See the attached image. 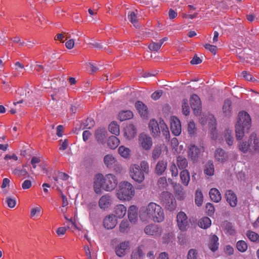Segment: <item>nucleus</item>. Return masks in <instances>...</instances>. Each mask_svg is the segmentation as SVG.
Returning a JSON list of instances; mask_svg holds the SVG:
<instances>
[{
    "label": "nucleus",
    "instance_id": "obj_47",
    "mask_svg": "<svg viewBox=\"0 0 259 259\" xmlns=\"http://www.w3.org/2000/svg\"><path fill=\"white\" fill-rule=\"evenodd\" d=\"M182 112L186 116L189 115L190 113V108L188 101L187 99H184L182 102Z\"/></svg>",
    "mask_w": 259,
    "mask_h": 259
},
{
    "label": "nucleus",
    "instance_id": "obj_34",
    "mask_svg": "<svg viewBox=\"0 0 259 259\" xmlns=\"http://www.w3.org/2000/svg\"><path fill=\"white\" fill-rule=\"evenodd\" d=\"M199 121L203 125L208 122L209 124L213 125L215 123V120L212 115H209L208 116L203 115L199 119Z\"/></svg>",
    "mask_w": 259,
    "mask_h": 259
},
{
    "label": "nucleus",
    "instance_id": "obj_16",
    "mask_svg": "<svg viewBox=\"0 0 259 259\" xmlns=\"http://www.w3.org/2000/svg\"><path fill=\"white\" fill-rule=\"evenodd\" d=\"M225 198L230 206L234 207L237 205L238 201L237 196L233 191L227 190L225 193Z\"/></svg>",
    "mask_w": 259,
    "mask_h": 259
},
{
    "label": "nucleus",
    "instance_id": "obj_15",
    "mask_svg": "<svg viewBox=\"0 0 259 259\" xmlns=\"http://www.w3.org/2000/svg\"><path fill=\"white\" fill-rule=\"evenodd\" d=\"M214 156L217 161L222 163L226 162L228 159L227 153L222 148H218L215 151Z\"/></svg>",
    "mask_w": 259,
    "mask_h": 259
},
{
    "label": "nucleus",
    "instance_id": "obj_26",
    "mask_svg": "<svg viewBox=\"0 0 259 259\" xmlns=\"http://www.w3.org/2000/svg\"><path fill=\"white\" fill-rule=\"evenodd\" d=\"M249 141L251 144L252 150L259 152V136L252 134L250 135Z\"/></svg>",
    "mask_w": 259,
    "mask_h": 259
},
{
    "label": "nucleus",
    "instance_id": "obj_21",
    "mask_svg": "<svg viewBox=\"0 0 259 259\" xmlns=\"http://www.w3.org/2000/svg\"><path fill=\"white\" fill-rule=\"evenodd\" d=\"M128 218L132 223H135L138 220V208L135 205L130 206L127 211Z\"/></svg>",
    "mask_w": 259,
    "mask_h": 259
},
{
    "label": "nucleus",
    "instance_id": "obj_23",
    "mask_svg": "<svg viewBox=\"0 0 259 259\" xmlns=\"http://www.w3.org/2000/svg\"><path fill=\"white\" fill-rule=\"evenodd\" d=\"M167 163L166 160H159L155 168V172L158 176L162 175L166 169Z\"/></svg>",
    "mask_w": 259,
    "mask_h": 259
},
{
    "label": "nucleus",
    "instance_id": "obj_14",
    "mask_svg": "<svg viewBox=\"0 0 259 259\" xmlns=\"http://www.w3.org/2000/svg\"><path fill=\"white\" fill-rule=\"evenodd\" d=\"M117 224V220L113 214L106 215L103 220V226L107 229L114 228Z\"/></svg>",
    "mask_w": 259,
    "mask_h": 259
},
{
    "label": "nucleus",
    "instance_id": "obj_20",
    "mask_svg": "<svg viewBox=\"0 0 259 259\" xmlns=\"http://www.w3.org/2000/svg\"><path fill=\"white\" fill-rule=\"evenodd\" d=\"M124 136L128 140L133 139L137 135V130L133 124H128L124 128Z\"/></svg>",
    "mask_w": 259,
    "mask_h": 259
},
{
    "label": "nucleus",
    "instance_id": "obj_39",
    "mask_svg": "<svg viewBox=\"0 0 259 259\" xmlns=\"http://www.w3.org/2000/svg\"><path fill=\"white\" fill-rule=\"evenodd\" d=\"M214 166L212 162L211 161H208L206 163L204 169L205 174L209 176H212L214 174Z\"/></svg>",
    "mask_w": 259,
    "mask_h": 259
},
{
    "label": "nucleus",
    "instance_id": "obj_29",
    "mask_svg": "<svg viewBox=\"0 0 259 259\" xmlns=\"http://www.w3.org/2000/svg\"><path fill=\"white\" fill-rule=\"evenodd\" d=\"M218 241L219 238L216 235L211 236L209 241L208 246L212 251L214 252L218 249L219 244Z\"/></svg>",
    "mask_w": 259,
    "mask_h": 259
},
{
    "label": "nucleus",
    "instance_id": "obj_27",
    "mask_svg": "<svg viewBox=\"0 0 259 259\" xmlns=\"http://www.w3.org/2000/svg\"><path fill=\"white\" fill-rule=\"evenodd\" d=\"M209 194L210 199L213 202H219L221 200V194L217 188H211L209 191Z\"/></svg>",
    "mask_w": 259,
    "mask_h": 259
},
{
    "label": "nucleus",
    "instance_id": "obj_60",
    "mask_svg": "<svg viewBox=\"0 0 259 259\" xmlns=\"http://www.w3.org/2000/svg\"><path fill=\"white\" fill-rule=\"evenodd\" d=\"M242 75L243 78L246 80L248 81H253V77L252 75L246 71H242Z\"/></svg>",
    "mask_w": 259,
    "mask_h": 259
},
{
    "label": "nucleus",
    "instance_id": "obj_22",
    "mask_svg": "<svg viewBox=\"0 0 259 259\" xmlns=\"http://www.w3.org/2000/svg\"><path fill=\"white\" fill-rule=\"evenodd\" d=\"M115 218L121 219L124 217L126 212V208L123 204L116 205L114 208Z\"/></svg>",
    "mask_w": 259,
    "mask_h": 259
},
{
    "label": "nucleus",
    "instance_id": "obj_40",
    "mask_svg": "<svg viewBox=\"0 0 259 259\" xmlns=\"http://www.w3.org/2000/svg\"><path fill=\"white\" fill-rule=\"evenodd\" d=\"M224 138L227 144L229 146H231L233 144L234 138L232 136V132L231 130L227 129L225 130L224 134Z\"/></svg>",
    "mask_w": 259,
    "mask_h": 259
},
{
    "label": "nucleus",
    "instance_id": "obj_19",
    "mask_svg": "<svg viewBox=\"0 0 259 259\" xmlns=\"http://www.w3.org/2000/svg\"><path fill=\"white\" fill-rule=\"evenodd\" d=\"M191 108L193 109L195 113H198L201 107V101L199 97L196 94L191 96L190 99Z\"/></svg>",
    "mask_w": 259,
    "mask_h": 259
},
{
    "label": "nucleus",
    "instance_id": "obj_50",
    "mask_svg": "<svg viewBox=\"0 0 259 259\" xmlns=\"http://www.w3.org/2000/svg\"><path fill=\"white\" fill-rule=\"evenodd\" d=\"M161 153V148L160 146H156L152 151V157L154 159H157Z\"/></svg>",
    "mask_w": 259,
    "mask_h": 259
},
{
    "label": "nucleus",
    "instance_id": "obj_9",
    "mask_svg": "<svg viewBox=\"0 0 259 259\" xmlns=\"http://www.w3.org/2000/svg\"><path fill=\"white\" fill-rule=\"evenodd\" d=\"M162 232V228L155 224H149L144 228L145 234L155 238L159 237L161 235Z\"/></svg>",
    "mask_w": 259,
    "mask_h": 259
},
{
    "label": "nucleus",
    "instance_id": "obj_64",
    "mask_svg": "<svg viewBox=\"0 0 259 259\" xmlns=\"http://www.w3.org/2000/svg\"><path fill=\"white\" fill-rule=\"evenodd\" d=\"M224 251L226 254L230 255L233 253L234 249L230 245H227L225 247Z\"/></svg>",
    "mask_w": 259,
    "mask_h": 259
},
{
    "label": "nucleus",
    "instance_id": "obj_17",
    "mask_svg": "<svg viewBox=\"0 0 259 259\" xmlns=\"http://www.w3.org/2000/svg\"><path fill=\"white\" fill-rule=\"evenodd\" d=\"M149 128L153 137L159 136L160 133V127L156 120L154 119L150 120L149 123Z\"/></svg>",
    "mask_w": 259,
    "mask_h": 259
},
{
    "label": "nucleus",
    "instance_id": "obj_61",
    "mask_svg": "<svg viewBox=\"0 0 259 259\" xmlns=\"http://www.w3.org/2000/svg\"><path fill=\"white\" fill-rule=\"evenodd\" d=\"M204 47L206 49L208 50L212 54H215L217 48L215 46L211 45L210 44H206L204 46Z\"/></svg>",
    "mask_w": 259,
    "mask_h": 259
},
{
    "label": "nucleus",
    "instance_id": "obj_33",
    "mask_svg": "<svg viewBox=\"0 0 259 259\" xmlns=\"http://www.w3.org/2000/svg\"><path fill=\"white\" fill-rule=\"evenodd\" d=\"M177 164L180 169H183L188 166L187 159L183 156H179L177 157Z\"/></svg>",
    "mask_w": 259,
    "mask_h": 259
},
{
    "label": "nucleus",
    "instance_id": "obj_6",
    "mask_svg": "<svg viewBox=\"0 0 259 259\" xmlns=\"http://www.w3.org/2000/svg\"><path fill=\"white\" fill-rule=\"evenodd\" d=\"M161 197L163 205L166 209L170 211L176 209L177 207L176 200L171 193L167 191L163 192L161 193Z\"/></svg>",
    "mask_w": 259,
    "mask_h": 259
},
{
    "label": "nucleus",
    "instance_id": "obj_28",
    "mask_svg": "<svg viewBox=\"0 0 259 259\" xmlns=\"http://www.w3.org/2000/svg\"><path fill=\"white\" fill-rule=\"evenodd\" d=\"M180 177L182 183L184 186H187L189 185L190 180L189 172L186 169L183 170L180 174Z\"/></svg>",
    "mask_w": 259,
    "mask_h": 259
},
{
    "label": "nucleus",
    "instance_id": "obj_30",
    "mask_svg": "<svg viewBox=\"0 0 259 259\" xmlns=\"http://www.w3.org/2000/svg\"><path fill=\"white\" fill-rule=\"evenodd\" d=\"M106 133L105 129H98L95 133L97 140L101 143H103L106 138Z\"/></svg>",
    "mask_w": 259,
    "mask_h": 259
},
{
    "label": "nucleus",
    "instance_id": "obj_43",
    "mask_svg": "<svg viewBox=\"0 0 259 259\" xmlns=\"http://www.w3.org/2000/svg\"><path fill=\"white\" fill-rule=\"evenodd\" d=\"M109 130L112 134L116 136L119 134V126L116 122H112L109 124Z\"/></svg>",
    "mask_w": 259,
    "mask_h": 259
},
{
    "label": "nucleus",
    "instance_id": "obj_37",
    "mask_svg": "<svg viewBox=\"0 0 259 259\" xmlns=\"http://www.w3.org/2000/svg\"><path fill=\"white\" fill-rule=\"evenodd\" d=\"M119 154L124 158H128L130 156L131 150L124 146H120L118 149Z\"/></svg>",
    "mask_w": 259,
    "mask_h": 259
},
{
    "label": "nucleus",
    "instance_id": "obj_46",
    "mask_svg": "<svg viewBox=\"0 0 259 259\" xmlns=\"http://www.w3.org/2000/svg\"><path fill=\"white\" fill-rule=\"evenodd\" d=\"M236 247L239 251L243 252L247 249L246 243L243 240H240L237 242Z\"/></svg>",
    "mask_w": 259,
    "mask_h": 259
},
{
    "label": "nucleus",
    "instance_id": "obj_1",
    "mask_svg": "<svg viewBox=\"0 0 259 259\" xmlns=\"http://www.w3.org/2000/svg\"><path fill=\"white\" fill-rule=\"evenodd\" d=\"M118 184L117 177L112 174L103 175L97 174L93 178V188L97 194H101L102 190L111 192L116 187Z\"/></svg>",
    "mask_w": 259,
    "mask_h": 259
},
{
    "label": "nucleus",
    "instance_id": "obj_32",
    "mask_svg": "<svg viewBox=\"0 0 259 259\" xmlns=\"http://www.w3.org/2000/svg\"><path fill=\"white\" fill-rule=\"evenodd\" d=\"M223 111L226 116L229 117L231 115L232 111L231 102L230 100L227 99L225 101L223 106Z\"/></svg>",
    "mask_w": 259,
    "mask_h": 259
},
{
    "label": "nucleus",
    "instance_id": "obj_18",
    "mask_svg": "<svg viewBox=\"0 0 259 259\" xmlns=\"http://www.w3.org/2000/svg\"><path fill=\"white\" fill-rule=\"evenodd\" d=\"M144 250V247L142 245L133 249L131 254V259H143L145 254Z\"/></svg>",
    "mask_w": 259,
    "mask_h": 259
},
{
    "label": "nucleus",
    "instance_id": "obj_41",
    "mask_svg": "<svg viewBox=\"0 0 259 259\" xmlns=\"http://www.w3.org/2000/svg\"><path fill=\"white\" fill-rule=\"evenodd\" d=\"M239 149L240 151L244 153H246L248 150H252L251 148V144H250V142L249 140L248 142H242L240 143L238 146Z\"/></svg>",
    "mask_w": 259,
    "mask_h": 259
},
{
    "label": "nucleus",
    "instance_id": "obj_49",
    "mask_svg": "<svg viewBox=\"0 0 259 259\" xmlns=\"http://www.w3.org/2000/svg\"><path fill=\"white\" fill-rule=\"evenodd\" d=\"M13 174L19 177H26L28 175V172L25 169L15 168L13 171Z\"/></svg>",
    "mask_w": 259,
    "mask_h": 259
},
{
    "label": "nucleus",
    "instance_id": "obj_55",
    "mask_svg": "<svg viewBox=\"0 0 259 259\" xmlns=\"http://www.w3.org/2000/svg\"><path fill=\"white\" fill-rule=\"evenodd\" d=\"M170 171L172 177H176L178 176V170L175 163H172L170 166Z\"/></svg>",
    "mask_w": 259,
    "mask_h": 259
},
{
    "label": "nucleus",
    "instance_id": "obj_44",
    "mask_svg": "<svg viewBox=\"0 0 259 259\" xmlns=\"http://www.w3.org/2000/svg\"><path fill=\"white\" fill-rule=\"evenodd\" d=\"M160 126L161 128V132L163 135L165 136L166 140H169L170 134L166 125L163 122H160Z\"/></svg>",
    "mask_w": 259,
    "mask_h": 259
},
{
    "label": "nucleus",
    "instance_id": "obj_51",
    "mask_svg": "<svg viewBox=\"0 0 259 259\" xmlns=\"http://www.w3.org/2000/svg\"><path fill=\"white\" fill-rule=\"evenodd\" d=\"M128 19L129 21L134 25L136 26V24L138 22L137 17L135 12H131L128 14Z\"/></svg>",
    "mask_w": 259,
    "mask_h": 259
},
{
    "label": "nucleus",
    "instance_id": "obj_7",
    "mask_svg": "<svg viewBox=\"0 0 259 259\" xmlns=\"http://www.w3.org/2000/svg\"><path fill=\"white\" fill-rule=\"evenodd\" d=\"M177 223L179 229L184 232L190 227V222L187 214L183 211L179 212L177 215Z\"/></svg>",
    "mask_w": 259,
    "mask_h": 259
},
{
    "label": "nucleus",
    "instance_id": "obj_54",
    "mask_svg": "<svg viewBox=\"0 0 259 259\" xmlns=\"http://www.w3.org/2000/svg\"><path fill=\"white\" fill-rule=\"evenodd\" d=\"M157 184L160 188H164L167 185L166 179L165 177L160 178L157 182Z\"/></svg>",
    "mask_w": 259,
    "mask_h": 259
},
{
    "label": "nucleus",
    "instance_id": "obj_36",
    "mask_svg": "<svg viewBox=\"0 0 259 259\" xmlns=\"http://www.w3.org/2000/svg\"><path fill=\"white\" fill-rule=\"evenodd\" d=\"M211 224L210 219L208 217H203L200 219L198 222V226L202 229H207Z\"/></svg>",
    "mask_w": 259,
    "mask_h": 259
},
{
    "label": "nucleus",
    "instance_id": "obj_25",
    "mask_svg": "<svg viewBox=\"0 0 259 259\" xmlns=\"http://www.w3.org/2000/svg\"><path fill=\"white\" fill-rule=\"evenodd\" d=\"M137 110L141 116L147 117L148 115V110L147 106L141 101H138L135 104Z\"/></svg>",
    "mask_w": 259,
    "mask_h": 259
},
{
    "label": "nucleus",
    "instance_id": "obj_38",
    "mask_svg": "<svg viewBox=\"0 0 259 259\" xmlns=\"http://www.w3.org/2000/svg\"><path fill=\"white\" fill-rule=\"evenodd\" d=\"M133 117V114L130 110L122 111L118 114V118L120 121L130 119Z\"/></svg>",
    "mask_w": 259,
    "mask_h": 259
},
{
    "label": "nucleus",
    "instance_id": "obj_48",
    "mask_svg": "<svg viewBox=\"0 0 259 259\" xmlns=\"http://www.w3.org/2000/svg\"><path fill=\"white\" fill-rule=\"evenodd\" d=\"M129 224L127 221L123 220L119 225V231L122 233H127L128 231Z\"/></svg>",
    "mask_w": 259,
    "mask_h": 259
},
{
    "label": "nucleus",
    "instance_id": "obj_59",
    "mask_svg": "<svg viewBox=\"0 0 259 259\" xmlns=\"http://www.w3.org/2000/svg\"><path fill=\"white\" fill-rule=\"evenodd\" d=\"M6 202L8 206L10 208H13L16 205V200L14 199H12L11 197L6 198Z\"/></svg>",
    "mask_w": 259,
    "mask_h": 259
},
{
    "label": "nucleus",
    "instance_id": "obj_57",
    "mask_svg": "<svg viewBox=\"0 0 259 259\" xmlns=\"http://www.w3.org/2000/svg\"><path fill=\"white\" fill-rule=\"evenodd\" d=\"M69 176L64 172H59L58 173V177H54V179L55 181H57L58 180V179H60L63 180H66L68 179Z\"/></svg>",
    "mask_w": 259,
    "mask_h": 259
},
{
    "label": "nucleus",
    "instance_id": "obj_52",
    "mask_svg": "<svg viewBox=\"0 0 259 259\" xmlns=\"http://www.w3.org/2000/svg\"><path fill=\"white\" fill-rule=\"evenodd\" d=\"M161 46L159 41L158 42H152L149 44L148 48L151 51H157L160 49Z\"/></svg>",
    "mask_w": 259,
    "mask_h": 259
},
{
    "label": "nucleus",
    "instance_id": "obj_4",
    "mask_svg": "<svg viewBox=\"0 0 259 259\" xmlns=\"http://www.w3.org/2000/svg\"><path fill=\"white\" fill-rule=\"evenodd\" d=\"M149 172V165L147 161H141L140 165L132 164L129 168V174L131 178L136 182L141 184L145 180L144 174H148Z\"/></svg>",
    "mask_w": 259,
    "mask_h": 259
},
{
    "label": "nucleus",
    "instance_id": "obj_8",
    "mask_svg": "<svg viewBox=\"0 0 259 259\" xmlns=\"http://www.w3.org/2000/svg\"><path fill=\"white\" fill-rule=\"evenodd\" d=\"M204 152V148L201 146L190 145L188 151V157L193 161H196Z\"/></svg>",
    "mask_w": 259,
    "mask_h": 259
},
{
    "label": "nucleus",
    "instance_id": "obj_53",
    "mask_svg": "<svg viewBox=\"0 0 259 259\" xmlns=\"http://www.w3.org/2000/svg\"><path fill=\"white\" fill-rule=\"evenodd\" d=\"M196 127L193 121H190L188 125V132L191 135H194L196 132Z\"/></svg>",
    "mask_w": 259,
    "mask_h": 259
},
{
    "label": "nucleus",
    "instance_id": "obj_5",
    "mask_svg": "<svg viewBox=\"0 0 259 259\" xmlns=\"http://www.w3.org/2000/svg\"><path fill=\"white\" fill-rule=\"evenodd\" d=\"M116 195L121 201L130 200L135 195L133 186L127 181L121 182L119 184Z\"/></svg>",
    "mask_w": 259,
    "mask_h": 259
},
{
    "label": "nucleus",
    "instance_id": "obj_2",
    "mask_svg": "<svg viewBox=\"0 0 259 259\" xmlns=\"http://www.w3.org/2000/svg\"><path fill=\"white\" fill-rule=\"evenodd\" d=\"M139 217L143 222L151 220L155 222L161 223L164 220V213L162 207L154 202H150L142 206L139 210Z\"/></svg>",
    "mask_w": 259,
    "mask_h": 259
},
{
    "label": "nucleus",
    "instance_id": "obj_3",
    "mask_svg": "<svg viewBox=\"0 0 259 259\" xmlns=\"http://www.w3.org/2000/svg\"><path fill=\"white\" fill-rule=\"evenodd\" d=\"M236 124V137L239 140L243 138L245 133H248L251 124V120L249 115L245 111L240 112Z\"/></svg>",
    "mask_w": 259,
    "mask_h": 259
},
{
    "label": "nucleus",
    "instance_id": "obj_63",
    "mask_svg": "<svg viewBox=\"0 0 259 259\" xmlns=\"http://www.w3.org/2000/svg\"><path fill=\"white\" fill-rule=\"evenodd\" d=\"M162 92L161 91H158L155 92L151 95V98L153 99L156 100L158 99L159 98H160V97L162 95Z\"/></svg>",
    "mask_w": 259,
    "mask_h": 259
},
{
    "label": "nucleus",
    "instance_id": "obj_12",
    "mask_svg": "<svg viewBox=\"0 0 259 259\" xmlns=\"http://www.w3.org/2000/svg\"><path fill=\"white\" fill-rule=\"evenodd\" d=\"M129 249V242L123 241L116 246L115 252L118 256L121 257L124 256L128 252Z\"/></svg>",
    "mask_w": 259,
    "mask_h": 259
},
{
    "label": "nucleus",
    "instance_id": "obj_45",
    "mask_svg": "<svg viewBox=\"0 0 259 259\" xmlns=\"http://www.w3.org/2000/svg\"><path fill=\"white\" fill-rule=\"evenodd\" d=\"M246 236L252 242H256L259 240V235L253 231H248L246 233Z\"/></svg>",
    "mask_w": 259,
    "mask_h": 259
},
{
    "label": "nucleus",
    "instance_id": "obj_11",
    "mask_svg": "<svg viewBox=\"0 0 259 259\" xmlns=\"http://www.w3.org/2000/svg\"><path fill=\"white\" fill-rule=\"evenodd\" d=\"M112 201L111 196L109 194H106L100 198L98 201V205L100 209L106 210L111 207Z\"/></svg>",
    "mask_w": 259,
    "mask_h": 259
},
{
    "label": "nucleus",
    "instance_id": "obj_35",
    "mask_svg": "<svg viewBox=\"0 0 259 259\" xmlns=\"http://www.w3.org/2000/svg\"><path fill=\"white\" fill-rule=\"evenodd\" d=\"M175 194L178 200H183L185 198V192L183 187L180 184L175 186Z\"/></svg>",
    "mask_w": 259,
    "mask_h": 259
},
{
    "label": "nucleus",
    "instance_id": "obj_10",
    "mask_svg": "<svg viewBox=\"0 0 259 259\" xmlns=\"http://www.w3.org/2000/svg\"><path fill=\"white\" fill-rule=\"evenodd\" d=\"M139 145L144 150H150L152 146L153 142L151 138L144 134H141L138 138Z\"/></svg>",
    "mask_w": 259,
    "mask_h": 259
},
{
    "label": "nucleus",
    "instance_id": "obj_24",
    "mask_svg": "<svg viewBox=\"0 0 259 259\" xmlns=\"http://www.w3.org/2000/svg\"><path fill=\"white\" fill-rule=\"evenodd\" d=\"M103 161L107 167L111 168L115 165L117 160L112 154H109L104 157Z\"/></svg>",
    "mask_w": 259,
    "mask_h": 259
},
{
    "label": "nucleus",
    "instance_id": "obj_56",
    "mask_svg": "<svg viewBox=\"0 0 259 259\" xmlns=\"http://www.w3.org/2000/svg\"><path fill=\"white\" fill-rule=\"evenodd\" d=\"M41 211V207L40 206L32 208L30 212L31 218L33 217L35 215H39Z\"/></svg>",
    "mask_w": 259,
    "mask_h": 259
},
{
    "label": "nucleus",
    "instance_id": "obj_62",
    "mask_svg": "<svg viewBox=\"0 0 259 259\" xmlns=\"http://www.w3.org/2000/svg\"><path fill=\"white\" fill-rule=\"evenodd\" d=\"M87 128H91L94 125V121L92 118H88L84 123Z\"/></svg>",
    "mask_w": 259,
    "mask_h": 259
},
{
    "label": "nucleus",
    "instance_id": "obj_58",
    "mask_svg": "<svg viewBox=\"0 0 259 259\" xmlns=\"http://www.w3.org/2000/svg\"><path fill=\"white\" fill-rule=\"evenodd\" d=\"M206 208L207 210L208 215H211L214 213V207L211 203H207L206 205Z\"/></svg>",
    "mask_w": 259,
    "mask_h": 259
},
{
    "label": "nucleus",
    "instance_id": "obj_13",
    "mask_svg": "<svg viewBox=\"0 0 259 259\" xmlns=\"http://www.w3.org/2000/svg\"><path fill=\"white\" fill-rule=\"evenodd\" d=\"M170 130L172 133L177 136L181 133V124L180 120L175 116L170 118Z\"/></svg>",
    "mask_w": 259,
    "mask_h": 259
},
{
    "label": "nucleus",
    "instance_id": "obj_42",
    "mask_svg": "<svg viewBox=\"0 0 259 259\" xmlns=\"http://www.w3.org/2000/svg\"><path fill=\"white\" fill-rule=\"evenodd\" d=\"M203 201V196L202 192L199 190H197L195 192V204L200 206L202 204Z\"/></svg>",
    "mask_w": 259,
    "mask_h": 259
},
{
    "label": "nucleus",
    "instance_id": "obj_31",
    "mask_svg": "<svg viewBox=\"0 0 259 259\" xmlns=\"http://www.w3.org/2000/svg\"><path fill=\"white\" fill-rule=\"evenodd\" d=\"M120 143L119 140L115 136L110 137L107 140V145L111 149H115Z\"/></svg>",
    "mask_w": 259,
    "mask_h": 259
}]
</instances>
